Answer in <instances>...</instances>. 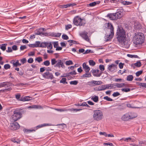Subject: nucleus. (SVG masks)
Wrapping results in <instances>:
<instances>
[{
	"instance_id": "f257e3e1",
	"label": "nucleus",
	"mask_w": 146,
	"mask_h": 146,
	"mask_svg": "<svg viewBox=\"0 0 146 146\" xmlns=\"http://www.w3.org/2000/svg\"><path fill=\"white\" fill-rule=\"evenodd\" d=\"M105 25L107 31L105 36V39L106 41H108L111 39L113 36L114 28L110 23H106Z\"/></svg>"
},
{
	"instance_id": "f03ea898",
	"label": "nucleus",
	"mask_w": 146,
	"mask_h": 146,
	"mask_svg": "<svg viewBox=\"0 0 146 146\" xmlns=\"http://www.w3.org/2000/svg\"><path fill=\"white\" fill-rule=\"evenodd\" d=\"M116 34L118 41L119 42L123 41L126 38L125 32L122 27H118Z\"/></svg>"
},
{
	"instance_id": "7ed1b4c3",
	"label": "nucleus",
	"mask_w": 146,
	"mask_h": 146,
	"mask_svg": "<svg viewBox=\"0 0 146 146\" xmlns=\"http://www.w3.org/2000/svg\"><path fill=\"white\" fill-rule=\"evenodd\" d=\"M144 38V35L143 33H135L133 39V42L136 45L141 44L143 42Z\"/></svg>"
},
{
	"instance_id": "20e7f679",
	"label": "nucleus",
	"mask_w": 146,
	"mask_h": 146,
	"mask_svg": "<svg viewBox=\"0 0 146 146\" xmlns=\"http://www.w3.org/2000/svg\"><path fill=\"white\" fill-rule=\"evenodd\" d=\"M73 23L77 26H82L84 25L86 22L84 19H81L79 16H77L74 19Z\"/></svg>"
},
{
	"instance_id": "39448f33",
	"label": "nucleus",
	"mask_w": 146,
	"mask_h": 146,
	"mask_svg": "<svg viewBox=\"0 0 146 146\" xmlns=\"http://www.w3.org/2000/svg\"><path fill=\"white\" fill-rule=\"evenodd\" d=\"M94 112L93 117L94 120L99 121L102 119L103 116L102 111L99 110H94Z\"/></svg>"
},
{
	"instance_id": "423d86ee",
	"label": "nucleus",
	"mask_w": 146,
	"mask_h": 146,
	"mask_svg": "<svg viewBox=\"0 0 146 146\" xmlns=\"http://www.w3.org/2000/svg\"><path fill=\"white\" fill-rule=\"evenodd\" d=\"M21 114L20 112L15 111L14 112V114L12 115V119L14 121H16L21 117Z\"/></svg>"
},
{
	"instance_id": "0eeeda50",
	"label": "nucleus",
	"mask_w": 146,
	"mask_h": 146,
	"mask_svg": "<svg viewBox=\"0 0 146 146\" xmlns=\"http://www.w3.org/2000/svg\"><path fill=\"white\" fill-rule=\"evenodd\" d=\"M42 76L43 77L47 79L52 80L54 78L52 74L48 71L43 74Z\"/></svg>"
},
{
	"instance_id": "6e6552de",
	"label": "nucleus",
	"mask_w": 146,
	"mask_h": 146,
	"mask_svg": "<svg viewBox=\"0 0 146 146\" xmlns=\"http://www.w3.org/2000/svg\"><path fill=\"white\" fill-rule=\"evenodd\" d=\"M88 34V33L87 32L84 31L80 33V35L86 41L89 42L90 40Z\"/></svg>"
},
{
	"instance_id": "1a4fd4ad",
	"label": "nucleus",
	"mask_w": 146,
	"mask_h": 146,
	"mask_svg": "<svg viewBox=\"0 0 146 146\" xmlns=\"http://www.w3.org/2000/svg\"><path fill=\"white\" fill-rule=\"evenodd\" d=\"M91 71L94 76L98 77L100 76L102 73V72L99 73V70H98L92 69Z\"/></svg>"
},
{
	"instance_id": "9d476101",
	"label": "nucleus",
	"mask_w": 146,
	"mask_h": 146,
	"mask_svg": "<svg viewBox=\"0 0 146 146\" xmlns=\"http://www.w3.org/2000/svg\"><path fill=\"white\" fill-rule=\"evenodd\" d=\"M11 129L14 130H16L18 129L20 127L19 124L16 122L11 123Z\"/></svg>"
},
{
	"instance_id": "9b49d317",
	"label": "nucleus",
	"mask_w": 146,
	"mask_h": 146,
	"mask_svg": "<svg viewBox=\"0 0 146 146\" xmlns=\"http://www.w3.org/2000/svg\"><path fill=\"white\" fill-rule=\"evenodd\" d=\"M55 67H57L59 68L61 67L62 68H64L65 67L62 61L60 60H58L57 64L55 65Z\"/></svg>"
},
{
	"instance_id": "f8f14e48",
	"label": "nucleus",
	"mask_w": 146,
	"mask_h": 146,
	"mask_svg": "<svg viewBox=\"0 0 146 146\" xmlns=\"http://www.w3.org/2000/svg\"><path fill=\"white\" fill-rule=\"evenodd\" d=\"M117 65L112 64L109 66L108 67V70L110 71L111 72L116 71L117 70Z\"/></svg>"
},
{
	"instance_id": "ddd939ff",
	"label": "nucleus",
	"mask_w": 146,
	"mask_h": 146,
	"mask_svg": "<svg viewBox=\"0 0 146 146\" xmlns=\"http://www.w3.org/2000/svg\"><path fill=\"white\" fill-rule=\"evenodd\" d=\"M133 118L129 114H126L124 115L122 117V119L124 121H127L131 118Z\"/></svg>"
},
{
	"instance_id": "4468645a",
	"label": "nucleus",
	"mask_w": 146,
	"mask_h": 146,
	"mask_svg": "<svg viewBox=\"0 0 146 146\" xmlns=\"http://www.w3.org/2000/svg\"><path fill=\"white\" fill-rule=\"evenodd\" d=\"M76 4L75 3H73L72 4H66V5H60V7L61 8L63 9V8H66L67 7H72L76 5Z\"/></svg>"
},
{
	"instance_id": "2eb2a0df",
	"label": "nucleus",
	"mask_w": 146,
	"mask_h": 146,
	"mask_svg": "<svg viewBox=\"0 0 146 146\" xmlns=\"http://www.w3.org/2000/svg\"><path fill=\"white\" fill-rule=\"evenodd\" d=\"M123 42V43L124 47L128 48L129 47L130 42L128 39L126 40V39L125 38V40Z\"/></svg>"
},
{
	"instance_id": "dca6fc26",
	"label": "nucleus",
	"mask_w": 146,
	"mask_h": 146,
	"mask_svg": "<svg viewBox=\"0 0 146 146\" xmlns=\"http://www.w3.org/2000/svg\"><path fill=\"white\" fill-rule=\"evenodd\" d=\"M83 68L86 73H88L90 70V68L86 65L85 62L84 63L82 64Z\"/></svg>"
},
{
	"instance_id": "f3484780",
	"label": "nucleus",
	"mask_w": 146,
	"mask_h": 146,
	"mask_svg": "<svg viewBox=\"0 0 146 146\" xmlns=\"http://www.w3.org/2000/svg\"><path fill=\"white\" fill-rule=\"evenodd\" d=\"M120 141H124L125 142H128L129 141H131L132 142H134V140L132 139L131 137H127L126 138H122L120 139Z\"/></svg>"
},
{
	"instance_id": "a211bd4d",
	"label": "nucleus",
	"mask_w": 146,
	"mask_h": 146,
	"mask_svg": "<svg viewBox=\"0 0 146 146\" xmlns=\"http://www.w3.org/2000/svg\"><path fill=\"white\" fill-rule=\"evenodd\" d=\"M107 17H109L110 19L112 20H116V17L115 15V13L108 14Z\"/></svg>"
},
{
	"instance_id": "6ab92c4d",
	"label": "nucleus",
	"mask_w": 146,
	"mask_h": 146,
	"mask_svg": "<svg viewBox=\"0 0 146 146\" xmlns=\"http://www.w3.org/2000/svg\"><path fill=\"white\" fill-rule=\"evenodd\" d=\"M32 98L29 96H25L23 98H21L19 101H27L32 100Z\"/></svg>"
},
{
	"instance_id": "aec40b11",
	"label": "nucleus",
	"mask_w": 146,
	"mask_h": 146,
	"mask_svg": "<svg viewBox=\"0 0 146 146\" xmlns=\"http://www.w3.org/2000/svg\"><path fill=\"white\" fill-rule=\"evenodd\" d=\"M114 86H116L118 88H122L124 87V86H127V84L125 83H116L115 84V85H114Z\"/></svg>"
},
{
	"instance_id": "412c9836",
	"label": "nucleus",
	"mask_w": 146,
	"mask_h": 146,
	"mask_svg": "<svg viewBox=\"0 0 146 146\" xmlns=\"http://www.w3.org/2000/svg\"><path fill=\"white\" fill-rule=\"evenodd\" d=\"M96 90L97 91H100L106 90L105 85L99 86L98 87L96 88Z\"/></svg>"
},
{
	"instance_id": "4be33fe9",
	"label": "nucleus",
	"mask_w": 146,
	"mask_h": 146,
	"mask_svg": "<svg viewBox=\"0 0 146 146\" xmlns=\"http://www.w3.org/2000/svg\"><path fill=\"white\" fill-rule=\"evenodd\" d=\"M106 89H112L113 88H115V87H114V84H108L107 85H105Z\"/></svg>"
},
{
	"instance_id": "5701e85b",
	"label": "nucleus",
	"mask_w": 146,
	"mask_h": 146,
	"mask_svg": "<svg viewBox=\"0 0 146 146\" xmlns=\"http://www.w3.org/2000/svg\"><path fill=\"white\" fill-rule=\"evenodd\" d=\"M91 84H94L95 85H101L102 83V82L100 81H96L93 80L90 82Z\"/></svg>"
},
{
	"instance_id": "b1692460",
	"label": "nucleus",
	"mask_w": 146,
	"mask_h": 146,
	"mask_svg": "<svg viewBox=\"0 0 146 146\" xmlns=\"http://www.w3.org/2000/svg\"><path fill=\"white\" fill-rule=\"evenodd\" d=\"M9 84V82H4L1 83H0V87H4L6 86H7L8 87V84Z\"/></svg>"
},
{
	"instance_id": "393cba45",
	"label": "nucleus",
	"mask_w": 146,
	"mask_h": 146,
	"mask_svg": "<svg viewBox=\"0 0 146 146\" xmlns=\"http://www.w3.org/2000/svg\"><path fill=\"white\" fill-rule=\"evenodd\" d=\"M136 84L138 86H139L140 88H141V87L146 88V83H142L139 82H136Z\"/></svg>"
},
{
	"instance_id": "a878e982",
	"label": "nucleus",
	"mask_w": 146,
	"mask_h": 146,
	"mask_svg": "<svg viewBox=\"0 0 146 146\" xmlns=\"http://www.w3.org/2000/svg\"><path fill=\"white\" fill-rule=\"evenodd\" d=\"M115 15L116 17V20L117 19H119L122 17V15L121 12H117L115 13Z\"/></svg>"
},
{
	"instance_id": "bb28decb",
	"label": "nucleus",
	"mask_w": 146,
	"mask_h": 146,
	"mask_svg": "<svg viewBox=\"0 0 146 146\" xmlns=\"http://www.w3.org/2000/svg\"><path fill=\"white\" fill-rule=\"evenodd\" d=\"M133 75H129L127 76L126 80L128 81H132L133 80Z\"/></svg>"
},
{
	"instance_id": "cd10ccee",
	"label": "nucleus",
	"mask_w": 146,
	"mask_h": 146,
	"mask_svg": "<svg viewBox=\"0 0 146 146\" xmlns=\"http://www.w3.org/2000/svg\"><path fill=\"white\" fill-rule=\"evenodd\" d=\"M7 45V44H2L0 45V48L3 51H5L6 49V46Z\"/></svg>"
},
{
	"instance_id": "c85d7f7f",
	"label": "nucleus",
	"mask_w": 146,
	"mask_h": 146,
	"mask_svg": "<svg viewBox=\"0 0 146 146\" xmlns=\"http://www.w3.org/2000/svg\"><path fill=\"white\" fill-rule=\"evenodd\" d=\"M48 44V43L46 42H42L41 43L40 47H46L47 46V45Z\"/></svg>"
},
{
	"instance_id": "c756f323",
	"label": "nucleus",
	"mask_w": 146,
	"mask_h": 146,
	"mask_svg": "<svg viewBox=\"0 0 146 146\" xmlns=\"http://www.w3.org/2000/svg\"><path fill=\"white\" fill-rule=\"evenodd\" d=\"M95 102H96L98 101V97L97 96L92 97L91 98Z\"/></svg>"
},
{
	"instance_id": "7c9ffc66",
	"label": "nucleus",
	"mask_w": 146,
	"mask_h": 146,
	"mask_svg": "<svg viewBox=\"0 0 146 146\" xmlns=\"http://www.w3.org/2000/svg\"><path fill=\"white\" fill-rule=\"evenodd\" d=\"M91 74L90 73H86L85 74H83L82 76V78L90 77L91 76Z\"/></svg>"
},
{
	"instance_id": "2f4dec72",
	"label": "nucleus",
	"mask_w": 146,
	"mask_h": 146,
	"mask_svg": "<svg viewBox=\"0 0 146 146\" xmlns=\"http://www.w3.org/2000/svg\"><path fill=\"white\" fill-rule=\"evenodd\" d=\"M13 66L15 67L18 66H20L21 65V64L19 63L18 60H17L15 62H13Z\"/></svg>"
},
{
	"instance_id": "473e14b6",
	"label": "nucleus",
	"mask_w": 146,
	"mask_h": 146,
	"mask_svg": "<svg viewBox=\"0 0 146 146\" xmlns=\"http://www.w3.org/2000/svg\"><path fill=\"white\" fill-rule=\"evenodd\" d=\"M134 65L135 66L138 67H140L141 65V63L139 61H137L136 63L134 64Z\"/></svg>"
},
{
	"instance_id": "72a5a7b5",
	"label": "nucleus",
	"mask_w": 146,
	"mask_h": 146,
	"mask_svg": "<svg viewBox=\"0 0 146 146\" xmlns=\"http://www.w3.org/2000/svg\"><path fill=\"white\" fill-rule=\"evenodd\" d=\"M89 64L92 66H94L96 64V63L93 60H90L89 61Z\"/></svg>"
},
{
	"instance_id": "f704fd0d",
	"label": "nucleus",
	"mask_w": 146,
	"mask_h": 146,
	"mask_svg": "<svg viewBox=\"0 0 146 146\" xmlns=\"http://www.w3.org/2000/svg\"><path fill=\"white\" fill-rule=\"evenodd\" d=\"M127 55L128 57L131 58H137L138 57V56L137 55H131L128 54Z\"/></svg>"
},
{
	"instance_id": "c9c22d12",
	"label": "nucleus",
	"mask_w": 146,
	"mask_h": 146,
	"mask_svg": "<svg viewBox=\"0 0 146 146\" xmlns=\"http://www.w3.org/2000/svg\"><path fill=\"white\" fill-rule=\"evenodd\" d=\"M58 60L56 61L55 59L53 58L51 60V62L52 65H54L56 63H57Z\"/></svg>"
},
{
	"instance_id": "e433bc0d",
	"label": "nucleus",
	"mask_w": 146,
	"mask_h": 146,
	"mask_svg": "<svg viewBox=\"0 0 146 146\" xmlns=\"http://www.w3.org/2000/svg\"><path fill=\"white\" fill-rule=\"evenodd\" d=\"M11 141L13 142L16 143H19L20 141L17 139H12Z\"/></svg>"
},
{
	"instance_id": "4c0bfd02",
	"label": "nucleus",
	"mask_w": 146,
	"mask_h": 146,
	"mask_svg": "<svg viewBox=\"0 0 146 146\" xmlns=\"http://www.w3.org/2000/svg\"><path fill=\"white\" fill-rule=\"evenodd\" d=\"M60 82L63 84H67V82H66V79L64 78H62L60 80Z\"/></svg>"
},
{
	"instance_id": "58836bf2",
	"label": "nucleus",
	"mask_w": 146,
	"mask_h": 146,
	"mask_svg": "<svg viewBox=\"0 0 146 146\" xmlns=\"http://www.w3.org/2000/svg\"><path fill=\"white\" fill-rule=\"evenodd\" d=\"M96 4L97 3L96 2H94L90 3L88 4H87V5L88 7L89 6L90 7H93L96 5Z\"/></svg>"
},
{
	"instance_id": "ea45409f",
	"label": "nucleus",
	"mask_w": 146,
	"mask_h": 146,
	"mask_svg": "<svg viewBox=\"0 0 146 146\" xmlns=\"http://www.w3.org/2000/svg\"><path fill=\"white\" fill-rule=\"evenodd\" d=\"M104 99L108 101H112L113 100L112 99L109 98L108 96H106L104 97Z\"/></svg>"
},
{
	"instance_id": "a19ab883",
	"label": "nucleus",
	"mask_w": 146,
	"mask_h": 146,
	"mask_svg": "<svg viewBox=\"0 0 146 146\" xmlns=\"http://www.w3.org/2000/svg\"><path fill=\"white\" fill-rule=\"evenodd\" d=\"M43 64L46 66H48L50 65V62L49 60H47L43 62Z\"/></svg>"
},
{
	"instance_id": "79ce46f5",
	"label": "nucleus",
	"mask_w": 146,
	"mask_h": 146,
	"mask_svg": "<svg viewBox=\"0 0 146 146\" xmlns=\"http://www.w3.org/2000/svg\"><path fill=\"white\" fill-rule=\"evenodd\" d=\"M65 63L67 65H72L73 64L72 61L70 60L66 61V62Z\"/></svg>"
},
{
	"instance_id": "37998d69",
	"label": "nucleus",
	"mask_w": 146,
	"mask_h": 146,
	"mask_svg": "<svg viewBox=\"0 0 146 146\" xmlns=\"http://www.w3.org/2000/svg\"><path fill=\"white\" fill-rule=\"evenodd\" d=\"M123 4L124 5H130L132 3V2L128 1H124L122 2Z\"/></svg>"
},
{
	"instance_id": "c03bdc74",
	"label": "nucleus",
	"mask_w": 146,
	"mask_h": 146,
	"mask_svg": "<svg viewBox=\"0 0 146 146\" xmlns=\"http://www.w3.org/2000/svg\"><path fill=\"white\" fill-rule=\"evenodd\" d=\"M68 42L70 43H72L75 44H79L78 42L72 40H68Z\"/></svg>"
},
{
	"instance_id": "a18cd8bd",
	"label": "nucleus",
	"mask_w": 146,
	"mask_h": 146,
	"mask_svg": "<svg viewBox=\"0 0 146 146\" xmlns=\"http://www.w3.org/2000/svg\"><path fill=\"white\" fill-rule=\"evenodd\" d=\"M39 29L37 30L35 32V35H41L42 34V33L40 31Z\"/></svg>"
},
{
	"instance_id": "49530a36",
	"label": "nucleus",
	"mask_w": 146,
	"mask_h": 146,
	"mask_svg": "<svg viewBox=\"0 0 146 146\" xmlns=\"http://www.w3.org/2000/svg\"><path fill=\"white\" fill-rule=\"evenodd\" d=\"M78 83V81L76 80L72 81L70 82V84L71 85H76Z\"/></svg>"
},
{
	"instance_id": "de8ad7c7",
	"label": "nucleus",
	"mask_w": 146,
	"mask_h": 146,
	"mask_svg": "<svg viewBox=\"0 0 146 146\" xmlns=\"http://www.w3.org/2000/svg\"><path fill=\"white\" fill-rule=\"evenodd\" d=\"M31 106H33V108H38V109H42V108L40 106L38 105H33Z\"/></svg>"
},
{
	"instance_id": "09e8293b",
	"label": "nucleus",
	"mask_w": 146,
	"mask_h": 146,
	"mask_svg": "<svg viewBox=\"0 0 146 146\" xmlns=\"http://www.w3.org/2000/svg\"><path fill=\"white\" fill-rule=\"evenodd\" d=\"M11 66L9 64H6L4 65V68L5 69H7L10 68Z\"/></svg>"
},
{
	"instance_id": "8fccbe9b",
	"label": "nucleus",
	"mask_w": 146,
	"mask_h": 146,
	"mask_svg": "<svg viewBox=\"0 0 146 146\" xmlns=\"http://www.w3.org/2000/svg\"><path fill=\"white\" fill-rule=\"evenodd\" d=\"M50 125V124H42L39 125H38L37 126V127H38L39 128H40V127H42L43 126H46V125Z\"/></svg>"
},
{
	"instance_id": "3c124183",
	"label": "nucleus",
	"mask_w": 146,
	"mask_h": 146,
	"mask_svg": "<svg viewBox=\"0 0 146 146\" xmlns=\"http://www.w3.org/2000/svg\"><path fill=\"white\" fill-rule=\"evenodd\" d=\"M99 68L100 70L102 71L104 70L105 68L104 65L102 64L100 65L99 66Z\"/></svg>"
},
{
	"instance_id": "603ef678",
	"label": "nucleus",
	"mask_w": 146,
	"mask_h": 146,
	"mask_svg": "<svg viewBox=\"0 0 146 146\" xmlns=\"http://www.w3.org/2000/svg\"><path fill=\"white\" fill-rule=\"evenodd\" d=\"M121 90L122 91L125 92H127L130 91V89L129 88H122Z\"/></svg>"
},
{
	"instance_id": "864d4df0",
	"label": "nucleus",
	"mask_w": 146,
	"mask_h": 146,
	"mask_svg": "<svg viewBox=\"0 0 146 146\" xmlns=\"http://www.w3.org/2000/svg\"><path fill=\"white\" fill-rule=\"evenodd\" d=\"M35 60L39 62H40L42 61V58L40 57L36 58Z\"/></svg>"
},
{
	"instance_id": "5fc2aeb1",
	"label": "nucleus",
	"mask_w": 146,
	"mask_h": 146,
	"mask_svg": "<svg viewBox=\"0 0 146 146\" xmlns=\"http://www.w3.org/2000/svg\"><path fill=\"white\" fill-rule=\"evenodd\" d=\"M120 95V94L118 92H114L112 94V96L114 97H115L119 96Z\"/></svg>"
},
{
	"instance_id": "6e6d98bb",
	"label": "nucleus",
	"mask_w": 146,
	"mask_h": 146,
	"mask_svg": "<svg viewBox=\"0 0 146 146\" xmlns=\"http://www.w3.org/2000/svg\"><path fill=\"white\" fill-rule=\"evenodd\" d=\"M143 72L142 70H141L139 71H138L136 73V75L137 76H138L140 75L141 74H142Z\"/></svg>"
},
{
	"instance_id": "4d7b16f0",
	"label": "nucleus",
	"mask_w": 146,
	"mask_h": 146,
	"mask_svg": "<svg viewBox=\"0 0 146 146\" xmlns=\"http://www.w3.org/2000/svg\"><path fill=\"white\" fill-rule=\"evenodd\" d=\"M76 73L75 71L74 70L73 71L70 72L68 73V75L69 76L70 75H76Z\"/></svg>"
},
{
	"instance_id": "13d9d810",
	"label": "nucleus",
	"mask_w": 146,
	"mask_h": 146,
	"mask_svg": "<svg viewBox=\"0 0 146 146\" xmlns=\"http://www.w3.org/2000/svg\"><path fill=\"white\" fill-rule=\"evenodd\" d=\"M62 38L64 40H68V37L66 35H63L62 36Z\"/></svg>"
},
{
	"instance_id": "bf43d9fd",
	"label": "nucleus",
	"mask_w": 146,
	"mask_h": 146,
	"mask_svg": "<svg viewBox=\"0 0 146 146\" xmlns=\"http://www.w3.org/2000/svg\"><path fill=\"white\" fill-rule=\"evenodd\" d=\"M41 44V43L39 41H36L35 43L36 47H40Z\"/></svg>"
},
{
	"instance_id": "052dcab7",
	"label": "nucleus",
	"mask_w": 146,
	"mask_h": 146,
	"mask_svg": "<svg viewBox=\"0 0 146 146\" xmlns=\"http://www.w3.org/2000/svg\"><path fill=\"white\" fill-rule=\"evenodd\" d=\"M11 90H12V88H9L5 89V90H0V92H4L5 90H6L7 91H10Z\"/></svg>"
},
{
	"instance_id": "680f3d73",
	"label": "nucleus",
	"mask_w": 146,
	"mask_h": 146,
	"mask_svg": "<svg viewBox=\"0 0 146 146\" xmlns=\"http://www.w3.org/2000/svg\"><path fill=\"white\" fill-rule=\"evenodd\" d=\"M72 27V26L71 25H68L65 27V29L66 30H68L69 29L71 28Z\"/></svg>"
},
{
	"instance_id": "e2e57ef3",
	"label": "nucleus",
	"mask_w": 146,
	"mask_h": 146,
	"mask_svg": "<svg viewBox=\"0 0 146 146\" xmlns=\"http://www.w3.org/2000/svg\"><path fill=\"white\" fill-rule=\"evenodd\" d=\"M61 35V34L59 33H54L53 35L55 37H60Z\"/></svg>"
},
{
	"instance_id": "0e129e2a",
	"label": "nucleus",
	"mask_w": 146,
	"mask_h": 146,
	"mask_svg": "<svg viewBox=\"0 0 146 146\" xmlns=\"http://www.w3.org/2000/svg\"><path fill=\"white\" fill-rule=\"evenodd\" d=\"M27 62L29 63H32L33 62V59L32 58H30L28 60Z\"/></svg>"
},
{
	"instance_id": "69168bd1",
	"label": "nucleus",
	"mask_w": 146,
	"mask_h": 146,
	"mask_svg": "<svg viewBox=\"0 0 146 146\" xmlns=\"http://www.w3.org/2000/svg\"><path fill=\"white\" fill-rule=\"evenodd\" d=\"M47 48H48L51 49L52 48V46L50 43H48V44L47 45Z\"/></svg>"
},
{
	"instance_id": "338daca9",
	"label": "nucleus",
	"mask_w": 146,
	"mask_h": 146,
	"mask_svg": "<svg viewBox=\"0 0 146 146\" xmlns=\"http://www.w3.org/2000/svg\"><path fill=\"white\" fill-rule=\"evenodd\" d=\"M104 145H110V146H113V144L112 143L108 142L106 143H105L104 144Z\"/></svg>"
},
{
	"instance_id": "774afa93",
	"label": "nucleus",
	"mask_w": 146,
	"mask_h": 146,
	"mask_svg": "<svg viewBox=\"0 0 146 146\" xmlns=\"http://www.w3.org/2000/svg\"><path fill=\"white\" fill-rule=\"evenodd\" d=\"M21 62L23 64H24L26 63L27 60L25 58H23L21 60Z\"/></svg>"
}]
</instances>
